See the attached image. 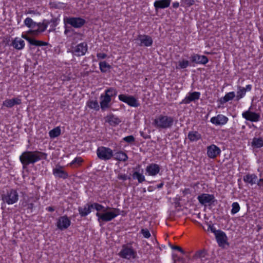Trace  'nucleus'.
I'll return each instance as SVG.
<instances>
[{
	"instance_id": "nucleus-1",
	"label": "nucleus",
	"mask_w": 263,
	"mask_h": 263,
	"mask_svg": "<svg viewBox=\"0 0 263 263\" xmlns=\"http://www.w3.org/2000/svg\"><path fill=\"white\" fill-rule=\"evenodd\" d=\"M47 156V154L37 151H26L20 156V160L23 164V168H25L30 164H34L42 159H46Z\"/></svg>"
},
{
	"instance_id": "nucleus-2",
	"label": "nucleus",
	"mask_w": 263,
	"mask_h": 263,
	"mask_svg": "<svg viewBox=\"0 0 263 263\" xmlns=\"http://www.w3.org/2000/svg\"><path fill=\"white\" fill-rule=\"evenodd\" d=\"M103 211V213L99 212L96 213L100 226L103 224V222L110 221L120 214V210L119 209L111 208L109 206H107Z\"/></svg>"
},
{
	"instance_id": "nucleus-3",
	"label": "nucleus",
	"mask_w": 263,
	"mask_h": 263,
	"mask_svg": "<svg viewBox=\"0 0 263 263\" xmlns=\"http://www.w3.org/2000/svg\"><path fill=\"white\" fill-rule=\"evenodd\" d=\"M174 123L173 117L160 115L157 117L153 122V125L157 128L166 129L171 128Z\"/></svg>"
},
{
	"instance_id": "nucleus-4",
	"label": "nucleus",
	"mask_w": 263,
	"mask_h": 263,
	"mask_svg": "<svg viewBox=\"0 0 263 263\" xmlns=\"http://www.w3.org/2000/svg\"><path fill=\"white\" fill-rule=\"evenodd\" d=\"M18 199V195L16 191L10 190L6 194L2 195V200L4 202L8 204H12L17 201Z\"/></svg>"
},
{
	"instance_id": "nucleus-5",
	"label": "nucleus",
	"mask_w": 263,
	"mask_h": 263,
	"mask_svg": "<svg viewBox=\"0 0 263 263\" xmlns=\"http://www.w3.org/2000/svg\"><path fill=\"white\" fill-rule=\"evenodd\" d=\"M98 158L101 160H108L113 157V151L108 147L101 146L97 151Z\"/></svg>"
},
{
	"instance_id": "nucleus-6",
	"label": "nucleus",
	"mask_w": 263,
	"mask_h": 263,
	"mask_svg": "<svg viewBox=\"0 0 263 263\" xmlns=\"http://www.w3.org/2000/svg\"><path fill=\"white\" fill-rule=\"evenodd\" d=\"M119 254L122 258L130 259L135 258L137 253L131 247L124 245Z\"/></svg>"
},
{
	"instance_id": "nucleus-7",
	"label": "nucleus",
	"mask_w": 263,
	"mask_h": 263,
	"mask_svg": "<svg viewBox=\"0 0 263 263\" xmlns=\"http://www.w3.org/2000/svg\"><path fill=\"white\" fill-rule=\"evenodd\" d=\"M88 50L87 44L86 42H83L73 47L72 49V53L77 57L83 56L85 54Z\"/></svg>"
},
{
	"instance_id": "nucleus-8",
	"label": "nucleus",
	"mask_w": 263,
	"mask_h": 263,
	"mask_svg": "<svg viewBox=\"0 0 263 263\" xmlns=\"http://www.w3.org/2000/svg\"><path fill=\"white\" fill-rule=\"evenodd\" d=\"M119 99L132 107H136L139 106V103L137 99L132 96H127L123 94L120 95L119 96Z\"/></svg>"
},
{
	"instance_id": "nucleus-9",
	"label": "nucleus",
	"mask_w": 263,
	"mask_h": 263,
	"mask_svg": "<svg viewBox=\"0 0 263 263\" xmlns=\"http://www.w3.org/2000/svg\"><path fill=\"white\" fill-rule=\"evenodd\" d=\"M64 22L75 28L82 27L85 22L81 17H64Z\"/></svg>"
},
{
	"instance_id": "nucleus-10",
	"label": "nucleus",
	"mask_w": 263,
	"mask_h": 263,
	"mask_svg": "<svg viewBox=\"0 0 263 263\" xmlns=\"http://www.w3.org/2000/svg\"><path fill=\"white\" fill-rule=\"evenodd\" d=\"M242 116L246 120L251 122H257L260 120L259 114L251 111L249 110L243 112Z\"/></svg>"
},
{
	"instance_id": "nucleus-11",
	"label": "nucleus",
	"mask_w": 263,
	"mask_h": 263,
	"mask_svg": "<svg viewBox=\"0 0 263 263\" xmlns=\"http://www.w3.org/2000/svg\"><path fill=\"white\" fill-rule=\"evenodd\" d=\"M199 202L203 205L213 202L214 196L208 194H202L197 197Z\"/></svg>"
},
{
	"instance_id": "nucleus-12",
	"label": "nucleus",
	"mask_w": 263,
	"mask_h": 263,
	"mask_svg": "<svg viewBox=\"0 0 263 263\" xmlns=\"http://www.w3.org/2000/svg\"><path fill=\"white\" fill-rule=\"evenodd\" d=\"M220 149L214 144H212L207 147V155L210 158H215L220 154Z\"/></svg>"
},
{
	"instance_id": "nucleus-13",
	"label": "nucleus",
	"mask_w": 263,
	"mask_h": 263,
	"mask_svg": "<svg viewBox=\"0 0 263 263\" xmlns=\"http://www.w3.org/2000/svg\"><path fill=\"white\" fill-rule=\"evenodd\" d=\"M70 219L66 216H62L59 218L57 222L58 228L62 230L67 229L70 224Z\"/></svg>"
},
{
	"instance_id": "nucleus-14",
	"label": "nucleus",
	"mask_w": 263,
	"mask_h": 263,
	"mask_svg": "<svg viewBox=\"0 0 263 263\" xmlns=\"http://www.w3.org/2000/svg\"><path fill=\"white\" fill-rule=\"evenodd\" d=\"M137 40L140 42V46H150L153 43L152 37L146 35H139Z\"/></svg>"
},
{
	"instance_id": "nucleus-15",
	"label": "nucleus",
	"mask_w": 263,
	"mask_h": 263,
	"mask_svg": "<svg viewBox=\"0 0 263 263\" xmlns=\"http://www.w3.org/2000/svg\"><path fill=\"white\" fill-rule=\"evenodd\" d=\"M228 120V118L222 115H218L217 116L212 117L211 119V122L216 125L225 124Z\"/></svg>"
},
{
	"instance_id": "nucleus-16",
	"label": "nucleus",
	"mask_w": 263,
	"mask_h": 263,
	"mask_svg": "<svg viewBox=\"0 0 263 263\" xmlns=\"http://www.w3.org/2000/svg\"><path fill=\"white\" fill-rule=\"evenodd\" d=\"M238 90L237 91L236 99L239 100L242 98L247 91H250L252 89V86L251 85H248L246 87H242L241 86H238Z\"/></svg>"
},
{
	"instance_id": "nucleus-17",
	"label": "nucleus",
	"mask_w": 263,
	"mask_h": 263,
	"mask_svg": "<svg viewBox=\"0 0 263 263\" xmlns=\"http://www.w3.org/2000/svg\"><path fill=\"white\" fill-rule=\"evenodd\" d=\"M200 93L199 92H193L189 93L182 101V103L184 104H189L191 102L195 101L198 100L200 97Z\"/></svg>"
},
{
	"instance_id": "nucleus-18",
	"label": "nucleus",
	"mask_w": 263,
	"mask_h": 263,
	"mask_svg": "<svg viewBox=\"0 0 263 263\" xmlns=\"http://www.w3.org/2000/svg\"><path fill=\"white\" fill-rule=\"evenodd\" d=\"M192 62L196 64H205L208 62V59L205 55L194 54L191 57Z\"/></svg>"
},
{
	"instance_id": "nucleus-19",
	"label": "nucleus",
	"mask_w": 263,
	"mask_h": 263,
	"mask_svg": "<svg viewBox=\"0 0 263 263\" xmlns=\"http://www.w3.org/2000/svg\"><path fill=\"white\" fill-rule=\"evenodd\" d=\"M171 3V0H156L154 4L156 10L167 8Z\"/></svg>"
},
{
	"instance_id": "nucleus-20",
	"label": "nucleus",
	"mask_w": 263,
	"mask_h": 263,
	"mask_svg": "<svg viewBox=\"0 0 263 263\" xmlns=\"http://www.w3.org/2000/svg\"><path fill=\"white\" fill-rule=\"evenodd\" d=\"M215 237L219 246H223L226 243L227 237L226 234L221 230H218V232H217Z\"/></svg>"
},
{
	"instance_id": "nucleus-21",
	"label": "nucleus",
	"mask_w": 263,
	"mask_h": 263,
	"mask_svg": "<svg viewBox=\"0 0 263 263\" xmlns=\"http://www.w3.org/2000/svg\"><path fill=\"white\" fill-rule=\"evenodd\" d=\"M146 171L150 176H155L160 171V167L158 164H151L146 168Z\"/></svg>"
},
{
	"instance_id": "nucleus-22",
	"label": "nucleus",
	"mask_w": 263,
	"mask_h": 263,
	"mask_svg": "<svg viewBox=\"0 0 263 263\" xmlns=\"http://www.w3.org/2000/svg\"><path fill=\"white\" fill-rule=\"evenodd\" d=\"M21 104V100L18 98L6 99L3 102V105L7 107L11 108L15 105Z\"/></svg>"
},
{
	"instance_id": "nucleus-23",
	"label": "nucleus",
	"mask_w": 263,
	"mask_h": 263,
	"mask_svg": "<svg viewBox=\"0 0 263 263\" xmlns=\"http://www.w3.org/2000/svg\"><path fill=\"white\" fill-rule=\"evenodd\" d=\"M105 122L108 123L109 125L114 126L118 125L121 122L119 118L113 115L106 116L105 118Z\"/></svg>"
},
{
	"instance_id": "nucleus-24",
	"label": "nucleus",
	"mask_w": 263,
	"mask_h": 263,
	"mask_svg": "<svg viewBox=\"0 0 263 263\" xmlns=\"http://www.w3.org/2000/svg\"><path fill=\"white\" fill-rule=\"evenodd\" d=\"M101 101L100 102L101 108L102 110H104L109 107V103L111 101V98L109 97L108 95H101Z\"/></svg>"
},
{
	"instance_id": "nucleus-25",
	"label": "nucleus",
	"mask_w": 263,
	"mask_h": 263,
	"mask_svg": "<svg viewBox=\"0 0 263 263\" xmlns=\"http://www.w3.org/2000/svg\"><path fill=\"white\" fill-rule=\"evenodd\" d=\"M243 179L245 182L253 185L256 183L257 180V177L255 174H247L243 177Z\"/></svg>"
},
{
	"instance_id": "nucleus-26",
	"label": "nucleus",
	"mask_w": 263,
	"mask_h": 263,
	"mask_svg": "<svg viewBox=\"0 0 263 263\" xmlns=\"http://www.w3.org/2000/svg\"><path fill=\"white\" fill-rule=\"evenodd\" d=\"M12 44L13 47L18 50L22 49L25 46L24 41L18 37L15 38Z\"/></svg>"
},
{
	"instance_id": "nucleus-27",
	"label": "nucleus",
	"mask_w": 263,
	"mask_h": 263,
	"mask_svg": "<svg viewBox=\"0 0 263 263\" xmlns=\"http://www.w3.org/2000/svg\"><path fill=\"white\" fill-rule=\"evenodd\" d=\"M90 204H87L84 207H79V212L81 216H85L91 212Z\"/></svg>"
},
{
	"instance_id": "nucleus-28",
	"label": "nucleus",
	"mask_w": 263,
	"mask_h": 263,
	"mask_svg": "<svg viewBox=\"0 0 263 263\" xmlns=\"http://www.w3.org/2000/svg\"><path fill=\"white\" fill-rule=\"evenodd\" d=\"M113 157L116 160L120 161H126L128 159L127 155L121 151L113 153Z\"/></svg>"
},
{
	"instance_id": "nucleus-29",
	"label": "nucleus",
	"mask_w": 263,
	"mask_h": 263,
	"mask_svg": "<svg viewBox=\"0 0 263 263\" xmlns=\"http://www.w3.org/2000/svg\"><path fill=\"white\" fill-rule=\"evenodd\" d=\"M53 174L59 178L66 179L68 177V174L61 168L53 170Z\"/></svg>"
},
{
	"instance_id": "nucleus-30",
	"label": "nucleus",
	"mask_w": 263,
	"mask_h": 263,
	"mask_svg": "<svg viewBox=\"0 0 263 263\" xmlns=\"http://www.w3.org/2000/svg\"><path fill=\"white\" fill-rule=\"evenodd\" d=\"M27 41L29 43L30 45L35 46H46L47 45V43L46 42L36 40L32 37H30V39H27Z\"/></svg>"
},
{
	"instance_id": "nucleus-31",
	"label": "nucleus",
	"mask_w": 263,
	"mask_h": 263,
	"mask_svg": "<svg viewBox=\"0 0 263 263\" xmlns=\"http://www.w3.org/2000/svg\"><path fill=\"white\" fill-rule=\"evenodd\" d=\"M189 139L192 141H195L201 138V135L196 131L189 132L188 134Z\"/></svg>"
},
{
	"instance_id": "nucleus-32",
	"label": "nucleus",
	"mask_w": 263,
	"mask_h": 263,
	"mask_svg": "<svg viewBox=\"0 0 263 263\" xmlns=\"http://www.w3.org/2000/svg\"><path fill=\"white\" fill-rule=\"evenodd\" d=\"M252 145L256 148L263 146V139L261 138H254L252 142Z\"/></svg>"
},
{
	"instance_id": "nucleus-33",
	"label": "nucleus",
	"mask_w": 263,
	"mask_h": 263,
	"mask_svg": "<svg viewBox=\"0 0 263 263\" xmlns=\"http://www.w3.org/2000/svg\"><path fill=\"white\" fill-rule=\"evenodd\" d=\"M47 26L44 24H36V28L31 32H33L34 34H37L38 32H43L46 29Z\"/></svg>"
},
{
	"instance_id": "nucleus-34",
	"label": "nucleus",
	"mask_w": 263,
	"mask_h": 263,
	"mask_svg": "<svg viewBox=\"0 0 263 263\" xmlns=\"http://www.w3.org/2000/svg\"><path fill=\"white\" fill-rule=\"evenodd\" d=\"M206 253L204 251H199L196 253L193 258L195 259H200L201 261L206 259L205 257Z\"/></svg>"
},
{
	"instance_id": "nucleus-35",
	"label": "nucleus",
	"mask_w": 263,
	"mask_h": 263,
	"mask_svg": "<svg viewBox=\"0 0 263 263\" xmlns=\"http://www.w3.org/2000/svg\"><path fill=\"white\" fill-rule=\"evenodd\" d=\"M99 67L101 71L102 72H106L108 69L111 68V66L105 61L100 62Z\"/></svg>"
},
{
	"instance_id": "nucleus-36",
	"label": "nucleus",
	"mask_w": 263,
	"mask_h": 263,
	"mask_svg": "<svg viewBox=\"0 0 263 263\" xmlns=\"http://www.w3.org/2000/svg\"><path fill=\"white\" fill-rule=\"evenodd\" d=\"M49 134L51 138L57 137L61 134V129L60 127H57L51 130L49 132Z\"/></svg>"
},
{
	"instance_id": "nucleus-37",
	"label": "nucleus",
	"mask_w": 263,
	"mask_h": 263,
	"mask_svg": "<svg viewBox=\"0 0 263 263\" xmlns=\"http://www.w3.org/2000/svg\"><path fill=\"white\" fill-rule=\"evenodd\" d=\"M87 106L92 109L98 110L99 109V105L97 100H89L87 102Z\"/></svg>"
},
{
	"instance_id": "nucleus-38",
	"label": "nucleus",
	"mask_w": 263,
	"mask_h": 263,
	"mask_svg": "<svg viewBox=\"0 0 263 263\" xmlns=\"http://www.w3.org/2000/svg\"><path fill=\"white\" fill-rule=\"evenodd\" d=\"M25 24L28 27L32 28L33 30L36 28V23L34 22L30 18L27 17L24 21Z\"/></svg>"
},
{
	"instance_id": "nucleus-39",
	"label": "nucleus",
	"mask_w": 263,
	"mask_h": 263,
	"mask_svg": "<svg viewBox=\"0 0 263 263\" xmlns=\"http://www.w3.org/2000/svg\"><path fill=\"white\" fill-rule=\"evenodd\" d=\"M134 179H137L139 183H141L145 181L144 176L139 172H135L133 175Z\"/></svg>"
},
{
	"instance_id": "nucleus-40",
	"label": "nucleus",
	"mask_w": 263,
	"mask_h": 263,
	"mask_svg": "<svg viewBox=\"0 0 263 263\" xmlns=\"http://www.w3.org/2000/svg\"><path fill=\"white\" fill-rule=\"evenodd\" d=\"M235 97L234 92H230L227 93L223 98V102H227L232 100Z\"/></svg>"
},
{
	"instance_id": "nucleus-41",
	"label": "nucleus",
	"mask_w": 263,
	"mask_h": 263,
	"mask_svg": "<svg viewBox=\"0 0 263 263\" xmlns=\"http://www.w3.org/2000/svg\"><path fill=\"white\" fill-rule=\"evenodd\" d=\"M117 93V90L115 88L110 87L105 90V95H108L109 97L111 98V97L116 96Z\"/></svg>"
},
{
	"instance_id": "nucleus-42",
	"label": "nucleus",
	"mask_w": 263,
	"mask_h": 263,
	"mask_svg": "<svg viewBox=\"0 0 263 263\" xmlns=\"http://www.w3.org/2000/svg\"><path fill=\"white\" fill-rule=\"evenodd\" d=\"M232 209L231 210V213L232 214H235L239 212L240 210V206L239 204L237 202H234L232 205Z\"/></svg>"
},
{
	"instance_id": "nucleus-43",
	"label": "nucleus",
	"mask_w": 263,
	"mask_h": 263,
	"mask_svg": "<svg viewBox=\"0 0 263 263\" xmlns=\"http://www.w3.org/2000/svg\"><path fill=\"white\" fill-rule=\"evenodd\" d=\"M189 62L187 60L180 61L178 62V66H179V68L181 69L186 68L189 66Z\"/></svg>"
},
{
	"instance_id": "nucleus-44",
	"label": "nucleus",
	"mask_w": 263,
	"mask_h": 263,
	"mask_svg": "<svg viewBox=\"0 0 263 263\" xmlns=\"http://www.w3.org/2000/svg\"><path fill=\"white\" fill-rule=\"evenodd\" d=\"M194 3L193 0H182L181 5L183 7H189Z\"/></svg>"
},
{
	"instance_id": "nucleus-45",
	"label": "nucleus",
	"mask_w": 263,
	"mask_h": 263,
	"mask_svg": "<svg viewBox=\"0 0 263 263\" xmlns=\"http://www.w3.org/2000/svg\"><path fill=\"white\" fill-rule=\"evenodd\" d=\"M90 206H91V209L95 208L98 212H99L104 209V206L103 205L97 203L90 204Z\"/></svg>"
},
{
	"instance_id": "nucleus-46",
	"label": "nucleus",
	"mask_w": 263,
	"mask_h": 263,
	"mask_svg": "<svg viewBox=\"0 0 263 263\" xmlns=\"http://www.w3.org/2000/svg\"><path fill=\"white\" fill-rule=\"evenodd\" d=\"M117 178L119 180H122L123 181H125L127 179H130V177H128L126 174H119L118 175Z\"/></svg>"
},
{
	"instance_id": "nucleus-47",
	"label": "nucleus",
	"mask_w": 263,
	"mask_h": 263,
	"mask_svg": "<svg viewBox=\"0 0 263 263\" xmlns=\"http://www.w3.org/2000/svg\"><path fill=\"white\" fill-rule=\"evenodd\" d=\"M141 233L143 234V236L146 238L151 236V234L147 229H142Z\"/></svg>"
},
{
	"instance_id": "nucleus-48",
	"label": "nucleus",
	"mask_w": 263,
	"mask_h": 263,
	"mask_svg": "<svg viewBox=\"0 0 263 263\" xmlns=\"http://www.w3.org/2000/svg\"><path fill=\"white\" fill-rule=\"evenodd\" d=\"M82 162V159L80 157L76 158L70 163V165H72L73 164L77 163L78 164H81Z\"/></svg>"
},
{
	"instance_id": "nucleus-49",
	"label": "nucleus",
	"mask_w": 263,
	"mask_h": 263,
	"mask_svg": "<svg viewBox=\"0 0 263 263\" xmlns=\"http://www.w3.org/2000/svg\"><path fill=\"white\" fill-rule=\"evenodd\" d=\"M124 140L128 143H131L135 141V138L133 136H128L124 138Z\"/></svg>"
},
{
	"instance_id": "nucleus-50",
	"label": "nucleus",
	"mask_w": 263,
	"mask_h": 263,
	"mask_svg": "<svg viewBox=\"0 0 263 263\" xmlns=\"http://www.w3.org/2000/svg\"><path fill=\"white\" fill-rule=\"evenodd\" d=\"M207 230H210L212 232L214 233L215 235L217 234V232H218V230H216L213 225H209Z\"/></svg>"
},
{
	"instance_id": "nucleus-51",
	"label": "nucleus",
	"mask_w": 263,
	"mask_h": 263,
	"mask_svg": "<svg viewBox=\"0 0 263 263\" xmlns=\"http://www.w3.org/2000/svg\"><path fill=\"white\" fill-rule=\"evenodd\" d=\"M171 247L173 250H177L180 251V252H181L182 253H184V251L181 248H180L179 246L171 245Z\"/></svg>"
},
{
	"instance_id": "nucleus-52",
	"label": "nucleus",
	"mask_w": 263,
	"mask_h": 263,
	"mask_svg": "<svg viewBox=\"0 0 263 263\" xmlns=\"http://www.w3.org/2000/svg\"><path fill=\"white\" fill-rule=\"evenodd\" d=\"M97 57L99 59H104L107 57V54L104 53H98L97 54Z\"/></svg>"
},
{
	"instance_id": "nucleus-53",
	"label": "nucleus",
	"mask_w": 263,
	"mask_h": 263,
	"mask_svg": "<svg viewBox=\"0 0 263 263\" xmlns=\"http://www.w3.org/2000/svg\"><path fill=\"white\" fill-rule=\"evenodd\" d=\"M26 14H31V15H40L39 13L38 12H36L33 10H29L26 13Z\"/></svg>"
},
{
	"instance_id": "nucleus-54",
	"label": "nucleus",
	"mask_w": 263,
	"mask_h": 263,
	"mask_svg": "<svg viewBox=\"0 0 263 263\" xmlns=\"http://www.w3.org/2000/svg\"><path fill=\"white\" fill-rule=\"evenodd\" d=\"M257 185L259 186H263V178L259 180L257 182Z\"/></svg>"
},
{
	"instance_id": "nucleus-55",
	"label": "nucleus",
	"mask_w": 263,
	"mask_h": 263,
	"mask_svg": "<svg viewBox=\"0 0 263 263\" xmlns=\"http://www.w3.org/2000/svg\"><path fill=\"white\" fill-rule=\"evenodd\" d=\"M179 6V3L178 2H174L173 3V7L174 8H177Z\"/></svg>"
},
{
	"instance_id": "nucleus-56",
	"label": "nucleus",
	"mask_w": 263,
	"mask_h": 263,
	"mask_svg": "<svg viewBox=\"0 0 263 263\" xmlns=\"http://www.w3.org/2000/svg\"><path fill=\"white\" fill-rule=\"evenodd\" d=\"M47 210L49 212H53L54 211V208L53 206H49L47 208Z\"/></svg>"
},
{
	"instance_id": "nucleus-57",
	"label": "nucleus",
	"mask_w": 263,
	"mask_h": 263,
	"mask_svg": "<svg viewBox=\"0 0 263 263\" xmlns=\"http://www.w3.org/2000/svg\"><path fill=\"white\" fill-rule=\"evenodd\" d=\"M22 37L25 39V40H26L27 41V39H30L31 37H29L27 35H26V34H23L22 35Z\"/></svg>"
},
{
	"instance_id": "nucleus-58",
	"label": "nucleus",
	"mask_w": 263,
	"mask_h": 263,
	"mask_svg": "<svg viewBox=\"0 0 263 263\" xmlns=\"http://www.w3.org/2000/svg\"><path fill=\"white\" fill-rule=\"evenodd\" d=\"M163 183H161L157 185V187L159 189L161 188L163 186Z\"/></svg>"
},
{
	"instance_id": "nucleus-59",
	"label": "nucleus",
	"mask_w": 263,
	"mask_h": 263,
	"mask_svg": "<svg viewBox=\"0 0 263 263\" xmlns=\"http://www.w3.org/2000/svg\"><path fill=\"white\" fill-rule=\"evenodd\" d=\"M33 203H30L28 204V208L32 209L33 208Z\"/></svg>"
}]
</instances>
